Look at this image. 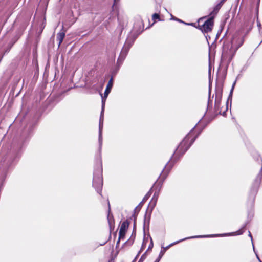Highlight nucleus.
Listing matches in <instances>:
<instances>
[{
    "mask_svg": "<svg viewBox=\"0 0 262 262\" xmlns=\"http://www.w3.org/2000/svg\"><path fill=\"white\" fill-rule=\"evenodd\" d=\"M112 86H113V80L111 79L107 83L106 88L104 92V96H102V95L101 94V96L102 97V110H101V114H100V122H99V140L100 143H101V142H102V128H103V114H104V107H105V102L106 99L111 91Z\"/></svg>",
    "mask_w": 262,
    "mask_h": 262,
    "instance_id": "f257e3e1",
    "label": "nucleus"
},
{
    "mask_svg": "<svg viewBox=\"0 0 262 262\" xmlns=\"http://www.w3.org/2000/svg\"><path fill=\"white\" fill-rule=\"evenodd\" d=\"M204 18H201L198 20L199 28L202 32L204 33H207L212 30V28L213 25V21L212 18H210L206 20L202 25H200V23L203 21Z\"/></svg>",
    "mask_w": 262,
    "mask_h": 262,
    "instance_id": "f03ea898",
    "label": "nucleus"
},
{
    "mask_svg": "<svg viewBox=\"0 0 262 262\" xmlns=\"http://www.w3.org/2000/svg\"><path fill=\"white\" fill-rule=\"evenodd\" d=\"M128 224L127 222H124L122 223L120 228V230H119V239L117 243V245L119 244V241L121 239L124 238V237L125 235L126 232L128 229Z\"/></svg>",
    "mask_w": 262,
    "mask_h": 262,
    "instance_id": "7ed1b4c3",
    "label": "nucleus"
},
{
    "mask_svg": "<svg viewBox=\"0 0 262 262\" xmlns=\"http://www.w3.org/2000/svg\"><path fill=\"white\" fill-rule=\"evenodd\" d=\"M215 236V235H199V236H192V237H187V238H184L183 239L180 240L179 241L176 242H175L174 243L171 244L170 245H169V246H167L165 248H163V249L162 250H161V251L160 252V254H159L160 258H161L163 256L164 254L165 253V251H166L167 249H168L169 247H170L171 246L173 245L174 244H177V243H178L179 242H180L181 241H184L185 239H189V238H201V237H206Z\"/></svg>",
    "mask_w": 262,
    "mask_h": 262,
    "instance_id": "20e7f679",
    "label": "nucleus"
},
{
    "mask_svg": "<svg viewBox=\"0 0 262 262\" xmlns=\"http://www.w3.org/2000/svg\"><path fill=\"white\" fill-rule=\"evenodd\" d=\"M190 135H188L187 137H186V138L184 139V140L181 143L180 145H179L178 148L180 149L182 147H183V146H186V149L185 150H187V148L189 147V145H188V142L189 141V139H190Z\"/></svg>",
    "mask_w": 262,
    "mask_h": 262,
    "instance_id": "39448f33",
    "label": "nucleus"
},
{
    "mask_svg": "<svg viewBox=\"0 0 262 262\" xmlns=\"http://www.w3.org/2000/svg\"><path fill=\"white\" fill-rule=\"evenodd\" d=\"M93 185L94 187H97V191H99V189H100L102 186V180L101 178H98L97 179V184L96 185V180H94Z\"/></svg>",
    "mask_w": 262,
    "mask_h": 262,
    "instance_id": "423d86ee",
    "label": "nucleus"
},
{
    "mask_svg": "<svg viewBox=\"0 0 262 262\" xmlns=\"http://www.w3.org/2000/svg\"><path fill=\"white\" fill-rule=\"evenodd\" d=\"M65 36V33L63 32H60L57 34V38L59 41V46L60 45L63 41Z\"/></svg>",
    "mask_w": 262,
    "mask_h": 262,
    "instance_id": "0eeeda50",
    "label": "nucleus"
},
{
    "mask_svg": "<svg viewBox=\"0 0 262 262\" xmlns=\"http://www.w3.org/2000/svg\"><path fill=\"white\" fill-rule=\"evenodd\" d=\"M123 54H124V52H123V51H122L119 59H118V60H123V59L124 58V57L126 55V52L124 53V55H123Z\"/></svg>",
    "mask_w": 262,
    "mask_h": 262,
    "instance_id": "6e6552de",
    "label": "nucleus"
},
{
    "mask_svg": "<svg viewBox=\"0 0 262 262\" xmlns=\"http://www.w3.org/2000/svg\"><path fill=\"white\" fill-rule=\"evenodd\" d=\"M152 19H159V15L157 14V13H155L152 15Z\"/></svg>",
    "mask_w": 262,
    "mask_h": 262,
    "instance_id": "1a4fd4ad",
    "label": "nucleus"
},
{
    "mask_svg": "<svg viewBox=\"0 0 262 262\" xmlns=\"http://www.w3.org/2000/svg\"><path fill=\"white\" fill-rule=\"evenodd\" d=\"M242 233H243V231H238L236 232V234L235 233H233L232 234L233 235H239V234H241Z\"/></svg>",
    "mask_w": 262,
    "mask_h": 262,
    "instance_id": "9d476101",
    "label": "nucleus"
},
{
    "mask_svg": "<svg viewBox=\"0 0 262 262\" xmlns=\"http://www.w3.org/2000/svg\"><path fill=\"white\" fill-rule=\"evenodd\" d=\"M161 258H160V256L159 255L158 258L155 260V262H159V261H160V259H161Z\"/></svg>",
    "mask_w": 262,
    "mask_h": 262,
    "instance_id": "9b49d317",
    "label": "nucleus"
},
{
    "mask_svg": "<svg viewBox=\"0 0 262 262\" xmlns=\"http://www.w3.org/2000/svg\"><path fill=\"white\" fill-rule=\"evenodd\" d=\"M171 15V19H174V20H178V21H180L178 19L174 18L172 15Z\"/></svg>",
    "mask_w": 262,
    "mask_h": 262,
    "instance_id": "f8f14e48",
    "label": "nucleus"
},
{
    "mask_svg": "<svg viewBox=\"0 0 262 262\" xmlns=\"http://www.w3.org/2000/svg\"><path fill=\"white\" fill-rule=\"evenodd\" d=\"M153 246L152 243V239L150 238V246H149V248H152Z\"/></svg>",
    "mask_w": 262,
    "mask_h": 262,
    "instance_id": "ddd939ff",
    "label": "nucleus"
},
{
    "mask_svg": "<svg viewBox=\"0 0 262 262\" xmlns=\"http://www.w3.org/2000/svg\"><path fill=\"white\" fill-rule=\"evenodd\" d=\"M249 236L251 237V241H252V237L250 232H249Z\"/></svg>",
    "mask_w": 262,
    "mask_h": 262,
    "instance_id": "4468645a",
    "label": "nucleus"
},
{
    "mask_svg": "<svg viewBox=\"0 0 262 262\" xmlns=\"http://www.w3.org/2000/svg\"><path fill=\"white\" fill-rule=\"evenodd\" d=\"M145 244V241H143V246Z\"/></svg>",
    "mask_w": 262,
    "mask_h": 262,
    "instance_id": "2eb2a0df",
    "label": "nucleus"
},
{
    "mask_svg": "<svg viewBox=\"0 0 262 262\" xmlns=\"http://www.w3.org/2000/svg\"><path fill=\"white\" fill-rule=\"evenodd\" d=\"M226 234H222L221 235H225Z\"/></svg>",
    "mask_w": 262,
    "mask_h": 262,
    "instance_id": "dca6fc26",
    "label": "nucleus"
},
{
    "mask_svg": "<svg viewBox=\"0 0 262 262\" xmlns=\"http://www.w3.org/2000/svg\"><path fill=\"white\" fill-rule=\"evenodd\" d=\"M117 0H115V1L116 2Z\"/></svg>",
    "mask_w": 262,
    "mask_h": 262,
    "instance_id": "f3484780",
    "label": "nucleus"
}]
</instances>
